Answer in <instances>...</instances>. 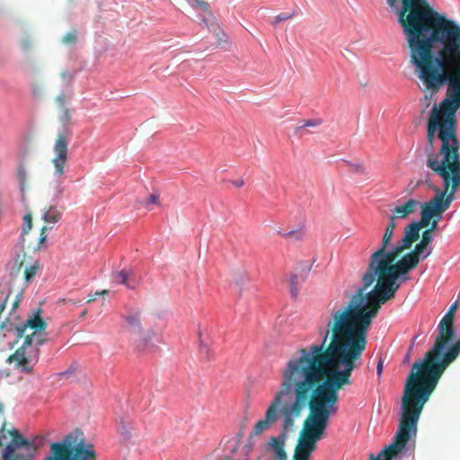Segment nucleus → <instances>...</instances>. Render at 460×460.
Listing matches in <instances>:
<instances>
[{"instance_id": "f257e3e1", "label": "nucleus", "mask_w": 460, "mask_h": 460, "mask_svg": "<svg viewBox=\"0 0 460 460\" xmlns=\"http://www.w3.org/2000/svg\"><path fill=\"white\" fill-rule=\"evenodd\" d=\"M412 247L397 241L385 258L368 264L362 277V287L348 304L331 314L325 334L329 343L360 359L367 343V332L381 305L395 297L402 283L410 280V272L420 260L411 252Z\"/></svg>"}, {"instance_id": "f03ea898", "label": "nucleus", "mask_w": 460, "mask_h": 460, "mask_svg": "<svg viewBox=\"0 0 460 460\" xmlns=\"http://www.w3.org/2000/svg\"><path fill=\"white\" fill-rule=\"evenodd\" d=\"M429 108L446 85L444 99L434 102L427 123L426 166L446 181H460V143L456 112L460 109V65L415 67Z\"/></svg>"}, {"instance_id": "7ed1b4c3", "label": "nucleus", "mask_w": 460, "mask_h": 460, "mask_svg": "<svg viewBox=\"0 0 460 460\" xmlns=\"http://www.w3.org/2000/svg\"><path fill=\"white\" fill-rule=\"evenodd\" d=\"M358 359L328 342L308 380L301 383L297 394H305L304 410L309 414L304 421L293 458L309 460L326 429L331 415L337 412L338 392L352 384L350 376ZM298 395H296V398Z\"/></svg>"}, {"instance_id": "20e7f679", "label": "nucleus", "mask_w": 460, "mask_h": 460, "mask_svg": "<svg viewBox=\"0 0 460 460\" xmlns=\"http://www.w3.org/2000/svg\"><path fill=\"white\" fill-rule=\"evenodd\" d=\"M397 10L414 67L460 65V24L428 0H400Z\"/></svg>"}, {"instance_id": "39448f33", "label": "nucleus", "mask_w": 460, "mask_h": 460, "mask_svg": "<svg viewBox=\"0 0 460 460\" xmlns=\"http://www.w3.org/2000/svg\"><path fill=\"white\" fill-rule=\"evenodd\" d=\"M326 342V337H323L320 344H314L299 349V356L287 362L286 367L282 371L280 389L275 393L273 400L266 410L264 419L254 424L251 432L252 436L261 435L277 422L280 416L281 407L287 404L284 403L286 396L293 394L294 400H296L298 385L311 378Z\"/></svg>"}, {"instance_id": "423d86ee", "label": "nucleus", "mask_w": 460, "mask_h": 460, "mask_svg": "<svg viewBox=\"0 0 460 460\" xmlns=\"http://www.w3.org/2000/svg\"><path fill=\"white\" fill-rule=\"evenodd\" d=\"M459 300L460 296L450 305L440 320L434 344L422 359L413 363L409 375L437 386L446 369L459 356L460 349L456 350V348L460 339L449 345L455 336L454 320L459 307Z\"/></svg>"}, {"instance_id": "0eeeda50", "label": "nucleus", "mask_w": 460, "mask_h": 460, "mask_svg": "<svg viewBox=\"0 0 460 460\" xmlns=\"http://www.w3.org/2000/svg\"><path fill=\"white\" fill-rule=\"evenodd\" d=\"M436 385L408 376L402 397V415L398 430L392 444L386 446L376 457L371 460H391L405 447L411 436H416L417 425L425 403L429 401Z\"/></svg>"}, {"instance_id": "6e6552de", "label": "nucleus", "mask_w": 460, "mask_h": 460, "mask_svg": "<svg viewBox=\"0 0 460 460\" xmlns=\"http://www.w3.org/2000/svg\"><path fill=\"white\" fill-rule=\"evenodd\" d=\"M429 188L433 190L434 196L420 205V219L413 221L404 229V235L400 240L405 244L412 245L420 239V229L427 227L431 220L440 213H445L456 199V193L460 190V181L442 180V188L426 181Z\"/></svg>"}, {"instance_id": "1a4fd4ad", "label": "nucleus", "mask_w": 460, "mask_h": 460, "mask_svg": "<svg viewBox=\"0 0 460 460\" xmlns=\"http://www.w3.org/2000/svg\"><path fill=\"white\" fill-rule=\"evenodd\" d=\"M305 402V394H300L296 400L289 404L283 405L280 409L282 430L277 437H271L268 442V447L273 451V456L277 460H288V455L285 451L288 434L295 431V423L304 411Z\"/></svg>"}, {"instance_id": "9d476101", "label": "nucleus", "mask_w": 460, "mask_h": 460, "mask_svg": "<svg viewBox=\"0 0 460 460\" xmlns=\"http://www.w3.org/2000/svg\"><path fill=\"white\" fill-rule=\"evenodd\" d=\"M50 460H95L96 454L93 445L86 443L83 432L76 429L64 437L60 442L50 445Z\"/></svg>"}, {"instance_id": "9b49d317", "label": "nucleus", "mask_w": 460, "mask_h": 460, "mask_svg": "<svg viewBox=\"0 0 460 460\" xmlns=\"http://www.w3.org/2000/svg\"><path fill=\"white\" fill-rule=\"evenodd\" d=\"M40 313L41 310L39 308L25 323L20 325L13 323V331L16 332V337L18 339L23 338V341H27L29 339L30 345L39 349L40 347L47 341V340L42 337V332L46 330L47 323L41 318Z\"/></svg>"}, {"instance_id": "f8f14e48", "label": "nucleus", "mask_w": 460, "mask_h": 460, "mask_svg": "<svg viewBox=\"0 0 460 460\" xmlns=\"http://www.w3.org/2000/svg\"><path fill=\"white\" fill-rule=\"evenodd\" d=\"M6 432L11 435L12 440L2 454L3 460H32L39 448V445L36 444L37 438L29 441L17 429Z\"/></svg>"}, {"instance_id": "ddd939ff", "label": "nucleus", "mask_w": 460, "mask_h": 460, "mask_svg": "<svg viewBox=\"0 0 460 460\" xmlns=\"http://www.w3.org/2000/svg\"><path fill=\"white\" fill-rule=\"evenodd\" d=\"M40 358V349L30 345V340L22 344L11 354L7 362L20 373L30 375L33 372L35 365Z\"/></svg>"}, {"instance_id": "4468645a", "label": "nucleus", "mask_w": 460, "mask_h": 460, "mask_svg": "<svg viewBox=\"0 0 460 460\" xmlns=\"http://www.w3.org/2000/svg\"><path fill=\"white\" fill-rule=\"evenodd\" d=\"M68 144L67 133L66 131L59 132L53 146L55 155L51 160L55 174L58 176H61L65 172V167L68 159Z\"/></svg>"}, {"instance_id": "2eb2a0df", "label": "nucleus", "mask_w": 460, "mask_h": 460, "mask_svg": "<svg viewBox=\"0 0 460 460\" xmlns=\"http://www.w3.org/2000/svg\"><path fill=\"white\" fill-rule=\"evenodd\" d=\"M394 236V232L385 230L382 241L378 248L371 254L368 264H374L383 258H385L387 253L390 252L389 246L391 245Z\"/></svg>"}, {"instance_id": "dca6fc26", "label": "nucleus", "mask_w": 460, "mask_h": 460, "mask_svg": "<svg viewBox=\"0 0 460 460\" xmlns=\"http://www.w3.org/2000/svg\"><path fill=\"white\" fill-rule=\"evenodd\" d=\"M433 240L432 234H429V231H423L420 241L415 245L414 249L410 252L415 255L420 260H425L431 252L432 249L429 247Z\"/></svg>"}, {"instance_id": "f3484780", "label": "nucleus", "mask_w": 460, "mask_h": 460, "mask_svg": "<svg viewBox=\"0 0 460 460\" xmlns=\"http://www.w3.org/2000/svg\"><path fill=\"white\" fill-rule=\"evenodd\" d=\"M420 201L410 199L406 202H404L402 205L396 206L393 210L392 213L394 214V217L398 218H406L411 214H412L414 211H416L417 208L420 205Z\"/></svg>"}, {"instance_id": "a211bd4d", "label": "nucleus", "mask_w": 460, "mask_h": 460, "mask_svg": "<svg viewBox=\"0 0 460 460\" xmlns=\"http://www.w3.org/2000/svg\"><path fill=\"white\" fill-rule=\"evenodd\" d=\"M131 272L127 270L113 272L111 275L112 281L118 285H124L128 288L133 289L137 287V283L130 279Z\"/></svg>"}, {"instance_id": "6ab92c4d", "label": "nucleus", "mask_w": 460, "mask_h": 460, "mask_svg": "<svg viewBox=\"0 0 460 460\" xmlns=\"http://www.w3.org/2000/svg\"><path fill=\"white\" fill-rule=\"evenodd\" d=\"M58 109L60 110L59 121L63 125H67L71 120L70 110L66 107V95L64 93L59 94L55 99Z\"/></svg>"}, {"instance_id": "aec40b11", "label": "nucleus", "mask_w": 460, "mask_h": 460, "mask_svg": "<svg viewBox=\"0 0 460 460\" xmlns=\"http://www.w3.org/2000/svg\"><path fill=\"white\" fill-rule=\"evenodd\" d=\"M128 327L135 332L141 331L140 312L138 310L125 316Z\"/></svg>"}, {"instance_id": "412c9836", "label": "nucleus", "mask_w": 460, "mask_h": 460, "mask_svg": "<svg viewBox=\"0 0 460 460\" xmlns=\"http://www.w3.org/2000/svg\"><path fill=\"white\" fill-rule=\"evenodd\" d=\"M62 213L53 206H50L44 213L43 219L47 224H56L61 218Z\"/></svg>"}, {"instance_id": "4be33fe9", "label": "nucleus", "mask_w": 460, "mask_h": 460, "mask_svg": "<svg viewBox=\"0 0 460 460\" xmlns=\"http://www.w3.org/2000/svg\"><path fill=\"white\" fill-rule=\"evenodd\" d=\"M322 119H307L303 120L301 124L297 125L296 127L295 132L296 134L299 136H304L305 132L304 129L305 128H316L322 124Z\"/></svg>"}, {"instance_id": "5701e85b", "label": "nucleus", "mask_w": 460, "mask_h": 460, "mask_svg": "<svg viewBox=\"0 0 460 460\" xmlns=\"http://www.w3.org/2000/svg\"><path fill=\"white\" fill-rule=\"evenodd\" d=\"M133 430L131 423L121 422L119 426V432L124 440L131 438Z\"/></svg>"}, {"instance_id": "b1692460", "label": "nucleus", "mask_w": 460, "mask_h": 460, "mask_svg": "<svg viewBox=\"0 0 460 460\" xmlns=\"http://www.w3.org/2000/svg\"><path fill=\"white\" fill-rule=\"evenodd\" d=\"M60 76L66 84H71L75 79V73L74 71H63L60 73Z\"/></svg>"}, {"instance_id": "393cba45", "label": "nucleus", "mask_w": 460, "mask_h": 460, "mask_svg": "<svg viewBox=\"0 0 460 460\" xmlns=\"http://www.w3.org/2000/svg\"><path fill=\"white\" fill-rule=\"evenodd\" d=\"M77 36L76 31H69L67 32L62 39V42L65 44H75L76 42Z\"/></svg>"}, {"instance_id": "a878e982", "label": "nucleus", "mask_w": 460, "mask_h": 460, "mask_svg": "<svg viewBox=\"0 0 460 460\" xmlns=\"http://www.w3.org/2000/svg\"><path fill=\"white\" fill-rule=\"evenodd\" d=\"M195 1L197 3V5L209 15L210 20H214V15L212 13V12L210 11L208 3L205 2L203 0H195Z\"/></svg>"}, {"instance_id": "bb28decb", "label": "nucleus", "mask_w": 460, "mask_h": 460, "mask_svg": "<svg viewBox=\"0 0 460 460\" xmlns=\"http://www.w3.org/2000/svg\"><path fill=\"white\" fill-rule=\"evenodd\" d=\"M295 14H296L295 12H293L291 13H279L274 17L272 23L275 25L280 22L287 21V20L292 18L293 16H295Z\"/></svg>"}, {"instance_id": "cd10ccee", "label": "nucleus", "mask_w": 460, "mask_h": 460, "mask_svg": "<svg viewBox=\"0 0 460 460\" xmlns=\"http://www.w3.org/2000/svg\"><path fill=\"white\" fill-rule=\"evenodd\" d=\"M443 214L444 213H440L439 216L434 217V218L431 220V223H429V227L425 231H429V234H432V232L437 228L438 222L442 219Z\"/></svg>"}, {"instance_id": "c85d7f7f", "label": "nucleus", "mask_w": 460, "mask_h": 460, "mask_svg": "<svg viewBox=\"0 0 460 460\" xmlns=\"http://www.w3.org/2000/svg\"><path fill=\"white\" fill-rule=\"evenodd\" d=\"M23 221H24V226H23L22 231H23V234H27L31 229V226H32V218H31V214H26L23 217Z\"/></svg>"}, {"instance_id": "c756f323", "label": "nucleus", "mask_w": 460, "mask_h": 460, "mask_svg": "<svg viewBox=\"0 0 460 460\" xmlns=\"http://www.w3.org/2000/svg\"><path fill=\"white\" fill-rule=\"evenodd\" d=\"M39 267L36 265L25 269L24 274L27 280L31 279L37 273Z\"/></svg>"}, {"instance_id": "7c9ffc66", "label": "nucleus", "mask_w": 460, "mask_h": 460, "mask_svg": "<svg viewBox=\"0 0 460 460\" xmlns=\"http://www.w3.org/2000/svg\"><path fill=\"white\" fill-rule=\"evenodd\" d=\"M349 165L351 168V172L361 173V174H367L366 168L360 164H349Z\"/></svg>"}, {"instance_id": "2f4dec72", "label": "nucleus", "mask_w": 460, "mask_h": 460, "mask_svg": "<svg viewBox=\"0 0 460 460\" xmlns=\"http://www.w3.org/2000/svg\"><path fill=\"white\" fill-rule=\"evenodd\" d=\"M248 280L247 274L244 271L237 272L234 276V282L236 284H243Z\"/></svg>"}, {"instance_id": "473e14b6", "label": "nucleus", "mask_w": 460, "mask_h": 460, "mask_svg": "<svg viewBox=\"0 0 460 460\" xmlns=\"http://www.w3.org/2000/svg\"><path fill=\"white\" fill-rule=\"evenodd\" d=\"M18 179L22 185H24L27 179V172L23 166H20L18 169Z\"/></svg>"}, {"instance_id": "72a5a7b5", "label": "nucleus", "mask_w": 460, "mask_h": 460, "mask_svg": "<svg viewBox=\"0 0 460 460\" xmlns=\"http://www.w3.org/2000/svg\"><path fill=\"white\" fill-rule=\"evenodd\" d=\"M159 199V195L156 193L151 194L146 201V206L147 207L150 204H157Z\"/></svg>"}, {"instance_id": "f704fd0d", "label": "nucleus", "mask_w": 460, "mask_h": 460, "mask_svg": "<svg viewBox=\"0 0 460 460\" xmlns=\"http://www.w3.org/2000/svg\"><path fill=\"white\" fill-rule=\"evenodd\" d=\"M201 22L208 28H209L210 26H213L214 24H216V19L214 18V20H210V17H209V15L208 13H207V16H204L201 19Z\"/></svg>"}, {"instance_id": "c9c22d12", "label": "nucleus", "mask_w": 460, "mask_h": 460, "mask_svg": "<svg viewBox=\"0 0 460 460\" xmlns=\"http://www.w3.org/2000/svg\"><path fill=\"white\" fill-rule=\"evenodd\" d=\"M397 217H394V214H392V216L390 217V222L387 225V226L385 227V230L392 231V232L394 233V230H395V227H396V225H395V219Z\"/></svg>"}, {"instance_id": "e433bc0d", "label": "nucleus", "mask_w": 460, "mask_h": 460, "mask_svg": "<svg viewBox=\"0 0 460 460\" xmlns=\"http://www.w3.org/2000/svg\"><path fill=\"white\" fill-rule=\"evenodd\" d=\"M21 46L24 50H28L31 48V41L29 39L22 40Z\"/></svg>"}, {"instance_id": "4c0bfd02", "label": "nucleus", "mask_w": 460, "mask_h": 460, "mask_svg": "<svg viewBox=\"0 0 460 460\" xmlns=\"http://www.w3.org/2000/svg\"><path fill=\"white\" fill-rule=\"evenodd\" d=\"M216 36L217 38L218 44H221L222 42L226 41V36L223 31L217 32Z\"/></svg>"}, {"instance_id": "58836bf2", "label": "nucleus", "mask_w": 460, "mask_h": 460, "mask_svg": "<svg viewBox=\"0 0 460 460\" xmlns=\"http://www.w3.org/2000/svg\"><path fill=\"white\" fill-rule=\"evenodd\" d=\"M50 228H51V226H44L41 228V231H40V243H43V242L46 240L45 233H46V231L49 230Z\"/></svg>"}, {"instance_id": "ea45409f", "label": "nucleus", "mask_w": 460, "mask_h": 460, "mask_svg": "<svg viewBox=\"0 0 460 460\" xmlns=\"http://www.w3.org/2000/svg\"><path fill=\"white\" fill-rule=\"evenodd\" d=\"M383 367H384L383 360L380 358L378 363H377V366H376V374H377L378 378H380L381 376H382Z\"/></svg>"}, {"instance_id": "a19ab883", "label": "nucleus", "mask_w": 460, "mask_h": 460, "mask_svg": "<svg viewBox=\"0 0 460 460\" xmlns=\"http://www.w3.org/2000/svg\"><path fill=\"white\" fill-rule=\"evenodd\" d=\"M296 279H297V276H296V275H293V276L291 277V286H292V290H291V292H292L293 296H295V295H296V294H295V291H294V286H295V285H296Z\"/></svg>"}, {"instance_id": "79ce46f5", "label": "nucleus", "mask_w": 460, "mask_h": 460, "mask_svg": "<svg viewBox=\"0 0 460 460\" xmlns=\"http://www.w3.org/2000/svg\"><path fill=\"white\" fill-rule=\"evenodd\" d=\"M233 184L237 187V188H241L243 186L244 184V181L242 180V179H239V180H236L233 182Z\"/></svg>"}, {"instance_id": "37998d69", "label": "nucleus", "mask_w": 460, "mask_h": 460, "mask_svg": "<svg viewBox=\"0 0 460 460\" xmlns=\"http://www.w3.org/2000/svg\"><path fill=\"white\" fill-rule=\"evenodd\" d=\"M6 438L5 430L2 429L0 430V447L3 446V439Z\"/></svg>"}, {"instance_id": "c03bdc74", "label": "nucleus", "mask_w": 460, "mask_h": 460, "mask_svg": "<svg viewBox=\"0 0 460 460\" xmlns=\"http://www.w3.org/2000/svg\"><path fill=\"white\" fill-rule=\"evenodd\" d=\"M19 304H20V299L17 297V298L13 302L12 310H13V311H14V310L19 306Z\"/></svg>"}, {"instance_id": "a18cd8bd", "label": "nucleus", "mask_w": 460, "mask_h": 460, "mask_svg": "<svg viewBox=\"0 0 460 460\" xmlns=\"http://www.w3.org/2000/svg\"><path fill=\"white\" fill-rule=\"evenodd\" d=\"M97 296L98 295H95V294L89 295L86 303H92V302L95 301Z\"/></svg>"}, {"instance_id": "49530a36", "label": "nucleus", "mask_w": 460, "mask_h": 460, "mask_svg": "<svg viewBox=\"0 0 460 460\" xmlns=\"http://www.w3.org/2000/svg\"><path fill=\"white\" fill-rule=\"evenodd\" d=\"M387 3L391 7H396L398 1L397 0H387Z\"/></svg>"}, {"instance_id": "de8ad7c7", "label": "nucleus", "mask_w": 460, "mask_h": 460, "mask_svg": "<svg viewBox=\"0 0 460 460\" xmlns=\"http://www.w3.org/2000/svg\"><path fill=\"white\" fill-rule=\"evenodd\" d=\"M109 291L106 290V289H103L102 291H97L95 292V295H98V296H104V295H108Z\"/></svg>"}, {"instance_id": "09e8293b", "label": "nucleus", "mask_w": 460, "mask_h": 460, "mask_svg": "<svg viewBox=\"0 0 460 460\" xmlns=\"http://www.w3.org/2000/svg\"><path fill=\"white\" fill-rule=\"evenodd\" d=\"M221 460H234L232 456H226Z\"/></svg>"}, {"instance_id": "8fccbe9b", "label": "nucleus", "mask_w": 460, "mask_h": 460, "mask_svg": "<svg viewBox=\"0 0 460 460\" xmlns=\"http://www.w3.org/2000/svg\"><path fill=\"white\" fill-rule=\"evenodd\" d=\"M417 338H418V336H417V335H416V336H414V337L412 338L411 344V349L413 347V345H414V343H415V341H416Z\"/></svg>"}, {"instance_id": "3c124183", "label": "nucleus", "mask_w": 460, "mask_h": 460, "mask_svg": "<svg viewBox=\"0 0 460 460\" xmlns=\"http://www.w3.org/2000/svg\"><path fill=\"white\" fill-rule=\"evenodd\" d=\"M86 314H87V311L84 310V312L81 313L80 317H84L86 315Z\"/></svg>"}, {"instance_id": "603ef678", "label": "nucleus", "mask_w": 460, "mask_h": 460, "mask_svg": "<svg viewBox=\"0 0 460 460\" xmlns=\"http://www.w3.org/2000/svg\"><path fill=\"white\" fill-rule=\"evenodd\" d=\"M236 448H237V447H234L231 450L232 454H233V453H234V452L236 451Z\"/></svg>"}, {"instance_id": "864d4df0", "label": "nucleus", "mask_w": 460, "mask_h": 460, "mask_svg": "<svg viewBox=\"0 0 460 460\" xmlns=\"http://www.w3.org/2000/svg\"><path fill=\"white\" fill-rule=\"evenodd\" d=\"M60 375L61 376H66V375H67V372L61 373Z\"/></svg>"}, {"instance_id": "5fc2aeb1", "label": "nucleus", "mask_w": 460, "mask_h": 460, "mask_svg": "<svg viewBox=\"0 0 460 460\" xmlns=\"http://www.w3.org/2000/svg\"><path fill=\"white\" fill-rule=\"evenodd\" d=\"M2 409H3V406H2V404L0 403V411H2Z\"/></svg>"}, {"instance_id": "6e6d98bb", "label": "nucleus", "mask_w": 460, "mask_h": 460, "mask_svg": "<svg viewBox=\"0 0 460 460\" xmlns=\"http://www.w3.org/2000/svg\"><path fill=\"white\" fill-rule=\"evenodd\" d=\"M44 460H50L48 456Z\"/></svg>"}]
</instances>
